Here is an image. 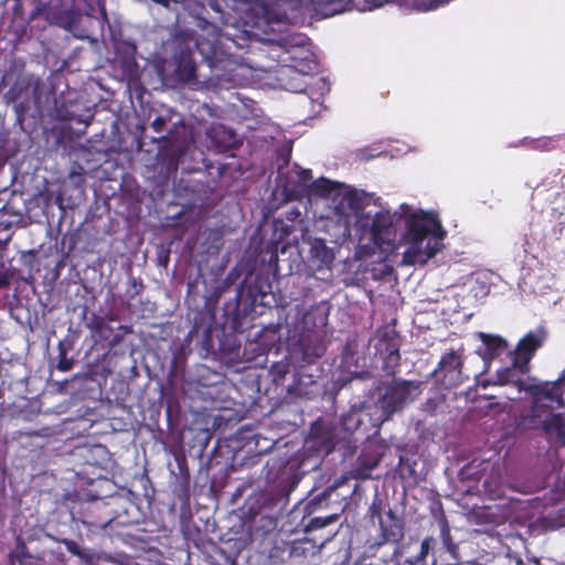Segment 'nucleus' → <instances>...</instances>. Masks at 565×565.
<instances>
[{"label": "nucleus", "mask_w": 565, "mask_h": 565, "mask_svg": "<svg viewBox=\"0 0 565 565\" xmlns=\"http://www.w3.org/2000/svg\"><path fill=\"white\" fill-rule=\"evenodd\" d=\"M478 335L483 344V348L478 350V354L484 362L499 358L502 354H508L512 358V352L509 350L508 342L503 338L483 332H480Z\"/></svg>", "instance_id": "423d86ee"}, {"label": "nucleus", "mask_w": 565, "mask_h": 565, "mask_svg": "<svg viewBox=\"0 0 565 565\" xmlns=\"http://www.w3.org/2000/svg\"><path fill=\"white\" fill-rule=\"evenodd\" d=\"M461 367L462 359L457 352L450 351L441 358L437 372L446 387L457 386L462 382Z\"/></svg>", "instance_id": "39448f33"}, {"label": "nucleus", "mask_w": 565, "mask_h": 565, "mask_svg": "<svg viewBox=\"0 0 565 565\" xmlns=\"http://www.w3.org/2000/svg\"><path fill=\"white\" fill-rule=\"evenodd\" d=\"M0 285H6V282H4V281H2V280H0Z\"/></svg>", "instance_id": "2eb2a0df"}, {"label": "nucleus", "mask_w": 565, "mask_h": 565, "mask_svg": "<svg viewBox=\"0 0 565 565\" xmlns=\"http://www.w3.org/2000/svg\"><path fill=\"white\" fill-rule=\"evenodd\" d=\"M311 191L332 200L338 222L347 230L370 235L383 252L403 247L401 266H424L444 248L447 232L435 210L402 203L392 212L376 206L364 191L324 178L315 181Z\"/></svg>", "instance_id": "f257e3e1"}, {"label": "nucleus", "mask_w": 565, "mask_h": 565, "mask_svg": "<svg viewBox=\"0 0 565 565\" xmlns=\"http://www.w3.org/2000/svg\"><path fill=\"white\" fill-rule=\"evenodd\" d=\"M160 124L161 122L159 120L153 121V125L157 126V127H160Z\"/></svg>", "instance_id": "ddd939ff"}, {"label": "nucleus", "mask_w": 565, "mask_h": 565, "mask_svg": "<svg viewBox=\"0 0 565 565\" xmlns=\"http://www.w3.org/2000/svg\"><path fill=\"white\" fill-rule=\"evenodd\" d=\"M527 371L529 366L519 367L516 359L511 358V366L498 370L494 384L514 385L519 392L530 393L533 401L523 425L565 443V372L555 382H539L527 376Z\"/></svg>", "instance_id": "f03ea898"}, {"label": "nucleus", "mask_w": 565, "mask_h": 565, "mask_svg": "<svg viewBox=\"0 0 565 565\" xmlns=\"http://www.w3.org/2000/svg\"><path fill=\"white\" fill-rule=\"evenodd\" d=\"M160 124L161 122L159 120L153 121V125L157 126V127H160Z\"/></svg>", "instance_id": "f8f14e48"}, {"label": "nucleus", "mask_w": 565, "mask_h": 565, "mask_svg": "<svg viewBox=\"0 0 565 565\" xmlns=\"http://www.w3.org/2000/svg\"><path fill=\"white\" fill-rule=\"evenodd\" d=\"M307 39L298 35L287 43L288 52L292 60H307L311 55L309 49L306 47Z\"/></svg>", "instance_id": "0eeeda50"}, {"label": "nucleus", "mask_w": 565, "mask_h": 565, "mask_svg": "<svg viewBox=\"0 0 565 565\" xmlns=\"http://www.w3.org/2000/svg\"><path fill=\"white\" fill-rule=\"evenodd\" d=\"M225 134L227 135V138L224 139L222 142L223 146H230L234 139V136L232 135L231 131H225Z\"/></svg>", "instance_id": "9b49d317"}, {"label": "nucleus", "mask_w": 565, "mask_h": 565, "mask_svg": "<svg viewBox=\"0 0 565 565\" xmlns=\"http://www.w3.org/2000/svg\"><path fill=\"white\" fill-rule=\"evenodd\" d=\"M311 254L317 257L322 265L328 266L333 260V253L323 241L315 239L311 244Z\"/></svg>", "instance_id": "6e6552de"}, {"label": "nucleus", "mask_w": 565, "mask_h": 565, "mask_svg": "<svg viewBox=\"0 0 565 565\" xmlns=\"http://www.w3.org/2000/svg\"><path fill=\"white\" fill-rule=\"evenodd\" d=\"M311 171L310 170H301L299 171V181L301 185H306L309 180H311Z\"/></svg>", "instance_id": "9d476101"}, {"label": "nucleus", "mask_w": 565, "mask_h": 565, "mask_svg": "<svg viewBox=\"0 0 565 565\" xmlns=\"http://www.w3.org/2000/svg\"><path fill=\"white\" fill-rule=\"evenodd\" d=\"M430 542H431V539H425L423 542H422V546H420V553L418 554V556L416 557H412L408 559V563L411 565H417L422 562H424V559L426 558V556L428 555L429 553V550H430Z\"/></svg>", "instance_id": "1a4fd4ad"}, {"label": "nucleus", "mask_w": 565, "mask_h": 565, "mask_svg": "<svg viewBox=\"0 0 565 565\" xmlns=\"http://www.w3.org/2000/svg\"><path fill=\"white\" fill-rule=\"evenodd\" d=\"M546 339L543 329H536L526 333L518 343L512 352V358L516 359L519 367H526L539 348L542 347Z\"/></svg>", "instance_id": "20e7f679"}, {"label": "nucleus", "mask_w": 565, "mask_h": 565, "mask_svg": "<svg viewBox=\"0 0 565 565\" xmlns=\"http://www.w3.org/2000/svg\"><path fill=\"white\" fill-rule=\"evenodd\" d=\"M220 129H223V127H220ZM217 130H218V128H214L213 132H216Z\"/></svg>", "instance_id": "4468645a"}, {"label": "nucleus", "mask_w": 565, "mask_h": 565, "mask_svg": "<svg viewBox=\"0 0 565 565\" xmlns=\"http://www.w3.org/2000/svg\"><path fill=\"white\" fill-rule=\"evenodd\" d=\"M420 393L419 384L407 381H396L391 385L383 398L379 402L382 414L379 417L381 422H385L390 416L402 408V406L415 399Z\"/></svg>", "instance_id": "7ed1b4c3"}, {"label": "nucleus", "mask_w": 565, "mask_h": 565, "mask_svg": "<svg viewBox=\"0 0 565 565\" xmlns=\"http://www.w3.org/2000/svg\"><path fill=\"white\" fill-rule=\"evenodd\" d=\"M4 244H6V242H3V243H2V242H0V246H2V245H4Z\"/></svg>", "instance_id": "dca6fc26"}]
</instances>
